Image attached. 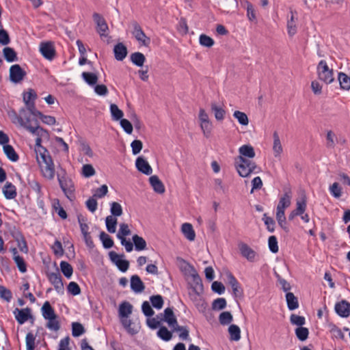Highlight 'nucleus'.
I'll return each mask as SVG.
<instances>
[{"mask_svg":"<svg viewBox=\"0 0 350 350\" xmlns=\"http://www.w3.org/2000/svg\"><path fill=\"white\" fill-rule=\"evenodd\" d=\"M30 113L25 108H21L19 110L18 114L16 112L14 113V118L12 122L14 123L18 122L20 126L25 128L31 133H36L39 129L38 122L36 119L31 121L30 118Z\"/></svg>","mask_w":350,"mask_h":350,"instance_id":"f257e3e1","label":"nucleus"},{"mask_svg":"<svg viewBox=\"0 0 350 350\" xmlns=\"http://www.w3.org/2000/svg\"><path fill=\"white\" fill-rule=\"evenodd\" d=\"M37 154V159L40 162V159L45 164L42 167V172L44 178L52 180L55 176V167L53 160L45 148H38L35 150Z\"/></svg>","mask_w":350,"mask_h":350,"instance_id":"f03ea898","label":"nucleus"},{"mask_svg":"<svg viewBox=\"0 0 350 350\" xmlns=\"http://www.w3.org/2000/svg\"><path fill=\"white\" fill-rule=\"evenodd\" d=\"M236 169L242 177H247L256 168L254 162L250 161L242 156H239L235 163Z\"/></svg>","mask_w":350,"mask_h":350,"instance_id":"7ed1b4c3","label":"nucleus"},{"mask_svg":"<svg viewBox=\"0 0 350 350\" xmlns=\"http://www.w3.org/2000/svg\"><path fill=\"white\" fill-rule=\"evenodd\" d=\"M317 69L320 81L327 85L331 84L334 81V70L329 68L325 60H321L317 65Z\"/></svg>","mask_w":350,"mask_h":350,"instance_id":"20e7f679","label":"nucleus"},{"mask_svg":"<svg viewBox=\"0 0 350 350\" xmlns=\"http://www.w3.org/2000/svg\"><path fill=\"white\" fill-rule=\"evenodd\" d=\"M65 171H64V175L61 176L60 174H57V180L59 184V186L64 193L65 196L70 199L72 200V198L75 197V186L72 180L66 176L64 175Z\"/></svg>","mask_w":350,"mask_h":350,"instance_id":"39448f33","label":"nucleus"},{"mask_svg":"<svg viewBox=\"0 0 350 350\" xmlns=\"http://www.w3.org/2000/svg\"><path fill=\"white\" fill-rule=\"evenodd\" d=\"M93 19L96 24V31L101 38L108 36L109 27L105 19L98 13L93 14Z\"/></svg>","mask_w":350,"mask_h":350,"instance_id":"423d86ee","label":"nucleus"},{"mask_svg":"<svg viewBox=\"0 0 350 350\" xmlns=\"http://www.w3.org/2000/svg\"><path fill=\"white\" fill-rule=\"evenodd\" d=\"M131 25L133 28L132 33L135 39L142 43V45L148 46L150 44V40L146 36L139 24L136 21H131Z\"/></svg>","mask_w":350,"mask_h":350,"instance_id":"0eeeda50","label":"nucleus"},{"mask_svg":"<svg viewBox=\"0 0 350 350\" xmlns=\"http://www.w3.org/2000/svg\"><path fill=\"white\" fill-rule=\"evenodd\" d=\"M13 314L17 322L21 325L25 323L29 319H33L31 309L28 307L23 309L16 308L14 310Z\"/></svg>","mask_w":350,"mask_h":350,"instance_id":"6e6552de","label":"nucleus"},{"mask_svg":"<svg viewBox=\"0 0 350 350\" xmlns=\"http://www.w3.org/2000/svg\"><path fill=\"white\" fill-rule=\"evenodd\" d=\"M40 51L43 57L49 60L55 56V49L53 42H42L40 44Z\"/></svg>","mask_w":350,"mask_h":350,"instance_id":"1a4fd4ad","label":"nucleus"},{"mask_svg":"<svg viewBox=\"0 0 350 350\" xmlns=\"http://www.w3.org/2000/svg\"><path fill=\"white\" fill-rule=\"evenodd\" d=\"M26 75V72L18 64L12 65L10 68V80L15 83L21 82Z\"/></svg>","mask_w":350,"mask_h":350,"instance_id":"9d476101","label":"nucleus"},{"mask_svg":"<svg viewBox=\"0 0 350 350\" xmlns=\"http://www.w3.org/2000/svg\"><path fill=\"white\" fill-rule=\"evenodd\" d=\"M335 311L340 317L347 318L350 315V303L346 300H342L335 304Z\"/></svg>","mask_w":350,"mask_h":350,"instance_id":"9b49d317","label":"nucleus"},{"mask_svg":"<svg viewBox=\"0 0 350 350\" xmlns=\"http://www.w3.org/2000/svg\"><path fill=\"white\" fill-rule=\"evenodd\" d=\"M239 249L242 256L250 262L255 261L256 257V252L245 243L239 244Z\"/></svg>","mask_w":350,"mask_h":350,"instance_id":"f8f14e48","label":"nucleus"},{"mask_svg":"<svg viewBox=\"0 0 350 350\" xmlns=\"http://www.w3.org/2000/svg\"><path fill=\"white\" fill-rule=\"evenodd\" d=\"M228 283L232 287L233 295L235 297H242L243 295V290L240 287L239 283L236 278L231 273H227Z\"/></svg>","mask_w":350,"mask_h":350,"instance_id":"ddd939ff","label":"nucleus"},{"mask_svg":"<svg viewBox=\"0 0 350 350\" xmlns=\"http://www.w3.org/2000/svg\"><path fill=\"white\" fill-rule=\"evenodd\" d=\"M48 279L50 282L54 286L55 289L58 293H62L64 291V284L61 274L57 271L55 273H51L48 275Z\"/></svg>","mask_w":350,"mask_h":350,"instance_id":"4468645a","label":"nucleus"},{"mask_svg":"<svg viewBox=\"0 0 350 350\" xmlns=\"http://www.w3.org/2000/svg\"><path fill=\"white\" fill-rule=\"evenodd\" d=\"M135 165L137 170L144 174L150 175L152 172V169L151 166L149 165L148 161L142 157H139L137 158L135 161Z\"/></svg>","mask_w":350,"mask_h":350,"instance_id":"2eb2a0df","label":"nucleus"},{"mask_svg":"<svg viewBox=\"0 0 350 350\" xmlns=\"http://www.w3.org/2000/svg\"><path fill=\"white\" fill-rule=\"evenodd\" d=\"M113 53L116 60L122 61L126 57L128 51L123 43L119 42L114 46Z\"/></svg>","mask_w":350,"mask_h":350,"instance_id":"dca6fc26","label":"nucleus"},{"mask_svg":"<svg viewBox=\"0 0 350 350\" xmlns=\"http://www.w3.org/2000/svg\"><path fill=\"white\" fill-rule=\"evenodd\" d=\"M131 288L136 293H142L145 289V285L139 276L133 275L131 278Z\"/></svg>","mask_w":350,"mask_h":350,"instance_id":"f3484780","label":"nucleus"},{"mask_svg":"<svg viewBox=\"0 0 350 350\" xmlns=\"http://www.w3.org/2000/svg\"><path fill=\"white\" fill-rule=\"evenodd\" d=\"M3 193L7 200L14 199L17 196L16 187L10 182H7L3 187Z\"/></svg>","mask_w":350,"mask_h":350,"instance_id":"a211bd4d","label":"nucleus"},{"mask_svg":"<svg viewBox=\"0 0 350 350\" xmlns=\"http://www.w3.org/2000/svg\"><path fill=\"white\" fill-rule=\"evenodd\" d=\"M149 182L153 190L158 193H163L165 192V186L156 175L149 178Z\"/></svg>","mask_w":350,"mask_h":350,"instance_id":"6ab92c4d","label":"nucleus"},{"mask_svg":"<svg viewBox=\"0 0 350 350\" xmlns=\"http://www.w3.org/2000/svg\"><path fill=\"white\" fill-rule=\"evenodd\" d=\"M291 192H285L282 197L280 199L277 206V211L284 212L285 208L291 205Z\"/></svg>","mask_w":350,"mask_h":350,"instance_id":"aec40b11","label":"nucleus"},{"mask_svg":"<svg viewBox=\"0 0 350 350\" xmlns=\"http://www.w3.org/2000/svg\"><path fill=\"white\" fill-rule=\"evenodd\" d=\"M338 81L340 84V88L342 90H350V77L342 72L338 73Z\"/></svg>","mask_w":350,"mask_h":350,"instance_id":"412c9836","label":"nucleus"},{"mask_svg":"<svg viewBox=\"0 0 350 350\" xmlns=\"http://www.w3.org/2000/svg\"><path fill=\"white\" fill-rule=\"evenodd\" d=\"M163 320L167 323L168 325L171 328H172L174 325H176V323H178L174 312L170 308H167L165 309Z\"/></svg>","mask_w":350,"mask_h":350,"instance_id":"4be33fe9","label":"nucleus"},{"mask_svg":"<svg viewBox=\"0 0 350 350\" xmlns=\"http://www.w3.org/2000/svg\"><path fill=\"white\" fill-rule=\"evenodd\" d=\"M286 301L289 310H294L299 307L298 299L293 293L288 292L286 294Z\"/></svg>","mask_w":350,"mask_h":350,"instance_id":"5701e85b","label":"nucleus"},{"mask_svg":"<svg viewBox=\"0 0 350 350\" xmlns=\"http://www.w3.org/2000/svg\"><path fill=\"white\" fill-rule=\"evenodd\" d=\"M181 230L184 236L189 241H193L196 237V233L191 224L185 223L182 225Z\"/></svg>","mask_w":350,"mask_h":350,"instance_id":"b1692460","label":"nucleus"},{"mask_svg":"<svg viewBox=\"0 0 350 350\" xmlns=\"http://www.w3.org/2000/svg\"><path fill=\"white\" fill-rule=\"evenodd\" d=\"M306 208L305 200L302 199L300 201L297 202V208L293 210L288 215V219L292 220L295 217L301 215L304 213Z\"/></svg>","mask_w":350,"mask_h":350,"instance_id":"393cba45","label":"nucleus"},{"mask_svg":"<svg viewBox=\"0 0 350 350\" xmlns=\"http://www.w3.org/2000/svg\"><path fill=\"white\" fill-rule=\"evenodd\" d=\"M291 18L288 20L287 22V29H288V33L290 36H294L297 32V28H296V21L297 18H295V14H297L296 12H293L292 10H291Z\"/></svg>","mask_w":350,"mask_h":350,"instance_id":"a878e982","label":"nucleus"},{"mask_svg":"<svg viewBox=\"0 0 350 350\" xmlns=\"http://www.w3.org/2000/svg\"><path fill=\"white\" fill-rule=\"evenodd\" d=\"M132 310L133 306L127 301H124L119 306V316L121 318H128L132 313Z\"/></svg>","mask_w":350,"mask_h":350,"instance_id":"bb28decb","label":"nucleus"},{"mask_svg":"<svg viewBox=\"0 0 350 350\" xmlns=\"http://www.w3.org/2000/svg\"><path fill=\"white\" fill-rule=\"evenodd\" d=\"M42 316L45 319L57 317L53 308L49 301H45L42 308Z\"/></svg>","mask_w":350,"mask_h":350,"instance_id":"cd10ccee","label":"nucleus"},{"mask_svg":"<svg viewBox=\"0 0 350 350\" xmlns=\"http://www.w3.org/2000/svg\"><path fill=\"white\" fill-rule=\"evenodd\" d=\"M211 108L217 120L222 121L224 119L226 111L221 107L218 106L215 103H211Z\"/></svg>","mask_w":350,"mask_h":350,"instance_id":"c85d7f7f","label":"nucleus"},{"mask_svg":"<svg viewBox=\"0 0 350 350\" xmlns=\"http://www.w3.org/2000/svg\"><path fill=\"white\" fill-rule=\"evenodd\" d=\"M4 153L8 159L12 162H16L18 160L19 157L14 148L11 145H5L3 147Z\"/></svg>","mask_w":350,"mask_h":350,"instance_id":"c756f323","label":"nucleus"},{"mask_svg":"<svg viewBox=\"0 0 350 350\" xmlns=\"http://www.w3.org/2000/svg\"><path fill=\"white\" fill-rule=\"evenodd\" d=\"M130 58L132 63L139 67H142L146 61L144 55L140 52L133 53Z\"/></svg>","mask_w":350,"mask_h":350,"instance_id":"7c9ffc66","label":"nucleus"},{"mask_svg":"<svg viewBox=\"0 0 350 350\" xmlns=\"http://www.w3.org/2000/svg\"><path fill=\"white\" fill-rule=\"evenodd\" d=\"M132 239L137 251H142L146 249L147 243L143 237L135 234L133 236Z\"/></svg>","mask_w":350,"mask_h":350,"instance_id":"2f4dec72","label":"nucleus"},{"mask_svg":"<svg viewBox=\"0 0 350 350\" xmlns=\"http://www.w3.org/2000/svg\"><path fill=\"white\" fill-rule=\"evenodd\" d=\"M228 333L230 334V340L238 341L241 338V329L237 325H230L228 327Z\"/></svg>","mask_w":350,"mask_h":350,"instance_id":"473e14b6","label":"nucleus"},{"mask_svg":"<svg viewBox=\"0 0 350 350\" xmlns=\"http://www.w3.org/2000/svg\"><path fill=\"white\" fill-rule=\"evenodd\" d=\"M273 150L275 157H278V156H280V154L282 152V144L280 142L279 135L277 132L273 133Z\"/></svg>","mask_w":350,"mask_h":350,"instance_id":"72a5a7b5","label":"nucleus"},{"mask_svg":"<svg viewBox=\"0 0 350 350\" xmlns=\"http://www.w3.org/2000/svg\"><path fill=\"white\" fill-rule=\"evenodd\" d=\"M172 332H179V338L182 340H186L189 338V329L187 327L180 326L177 323L176 325L172 328Z\"/></svg>","mask_w":350,"mask_h":350,"instance_id":"f704fd0d","label":"nucleus"},{"mask_svg":"<svg viewBox=\"0 0 350 350\" xmlns=\"http://www.w3.org/2000/svg\"><path fill=\"white\" fill-rule=\"evenodd\" d=\"M191 276L193 282L194 284L193 289L198 295H199L200 293L203 291V284L202 279L197 273L192 274Z\"/></svg>","mask_w":350,"mask_h":350,"instance_id":"c9c22d12","label":"nucleus"},{"mask_svg":"<svg viewBox=\"0 0 350 350\" xmlns=\"http://www.w3.org/2000/svg\"><path fill=\"white\" fill-rule=\"evenodd\" d=\"M105 223L107 231L110 233H115L118 223L117 219L112 215H109L106 217Z\"/></svg>","mask_w":350,"mask_h":350,"instance_id":"e433bc0d","label":"nucleus"},{"mask_svg":"<svg viewBox=\"0 0 350 350\" xmlns=\"http://www.w3.org/2000/svg\"><path fill=\"white\" fill-rule=\"evenodd\" d=\"M240 156L253 158L255 157V152L253 147L250 145H243L239 148Z\"/></svg>","mask_w":350,"mask_h":350,"instance_id":"4c0bfd02","label":"nucleus"},{"mask_svg":"<svg viewBox=\"0 0 350 350\" xmlns=\"http://www.w3.org/2000/svg\"><path fill=\"white\" fill-rule=\"evenodd\" d=\"M5 59L8 62H12L17 60L16 53L10 47H5L3 50Z\"/></svg>","mask_w":350,"mask_h":350,"instance_id":"58836bf2","label":"nucleus"},{"mask_svg":"<svg viewBox=\"0 0 350 350\" xmlns=\"http://www.w3.org/2000/svg\"><path fill=\"white\" fill-rule=\"evenodd\" d=\"M83 80L90 85H94L98 81V77L96 74L89 72L82 73Z\"/></svg>","mask_w":350,"mask_h":350,"instance_id":"ea45409f","label":"nucleus"},{"mask_svg":"<svg viewBox=\"0 0 350 350\" xmlns=\"http://www.w3.org/2000/svg\"><path fill=\"white\" fill-rule=\"evenodd\" d=\"M100 239L103 243V247L106 249H109L113 247V241L110 236L106 234L105 232L100 233Z\"/></svg>","mask_w":350,"mask_h":350,"instance_id":"a19ab883","label":"nucleus"},{"mask_svg":"<svg viewBox=\"0 0 350 350\" xmlns=\"http://www.w3.org/2000/svg\"><path fill=\"white\" fill-rule=\"evenodd\" d=\"M233 320V317L230 312L226 311L221 312L219 316V323L222 325L230 324Z\"/></svg>","mask_w":350,"mask_h":350,"instance_id":"79ce46f5","label":"nucleus"},{"mask_svg":"<svg viewBox=\"0 0 350 350\" xmlns=\"http://www.w3.org/2000/svg\"><path fill=\"white\" fill-rule=\"evenodd\" d=\"M60 269L62 273L67 278H70L72 276L73 269L72 267L66 261H62L60 262Z\"/></svg>","mask_w":350,"mask_h":350,"instance_id":"37998d69","label":"nucleus"},{"mask_svg":"<svg viewBox=\"0 0 350 350\" xmlns=\"http://www.w3.org/2000/svg\"><path fill=\"white\" fill-rule=\"evenodd\" d=\"M157 335L164 341H169L172 338V334L165 326H162L157 332Z\"/></svg>","mask_w":350,"mask_h":350,"instance_id":"c03bdc74","label":"nucleus"},{"mask_svg":"<svg viewBox=\"0 0 350 350\" xmlns=\"http://www.w3.org/2000/svg\"><path fill=\"white\" fill-rule=\"evenodd\" d=\"M233 116L237 119L240 124L247 126L249 123L247 116L244 112L240 111H235Z\"/></svg>","mask_w":350,"mask_h":350,"instance_id":"a18cd8bd","label":"nucleus"},{"mask_svg":"<svg viewBox=\"0 0 350 350\" xmlns=\"http://www.w3.org/2000/svg\"><path fill=\"white\" fill-rule=\"evenodd\" d=\"M33 135H37V137L36 139V147H35V150H36V149H38V148H44L42 145H41V143H42V137L44 135H48V132L46 130L44 129L43 128L40 127L39 126V129L38 130V131L36 133H33Z\"/></svg>","mask_w":350,"mask_h":350,"instance_id":"49530a36","label":"nucleus"},{"mask_svg":"<svg viewBox=\"0 0 350 350\" xmlns=\"http://www.w3.org/2000/svg\"><path fill=\"white\" fill-rule=\"evenodd\" d=\"M85 333V329L82 324L78 322L72 323V334L74 337H79Z\"/></svg>","mask_w":350,"mask_h":350,"instance_id":"de8ad7c7","label":"nucleus"},{"mask_svg":"<svg viewBox=\"0 0 350 350\" xmlns=\"http://www.w3.org/2000/svg\"><path fill=\"white\" fill-rule=\"evenodd\" d=\"M110 111L113 119L115 120H121L123 117L124 113L122 111L116 104H111Z\"/></svg>","mask_w":350,"mask_h":350,"instance_id":"09e8293b","label":"nucleus"},{"mask_svg":"<svg viewBox=\"0 0 350 350\" xmlns=\"http://www.w3.org/2000/svg\"><path fill=\"white\" fill-rule=\"evenodd\" d=\"M131 233L128 224L122 223L120 225V229L117 234V237L121 239H126L125 237L130 235Z\"/></svg>","mask_w":350,"mask_h":350,"instance_id":"8fccbe9b","label":"nucleus"},{"mask_svg":"<svg viewBox=\"0 0 350 350\" xmlns=\"http://www.w3.org/2000/svg\"><path fill=\"white\" fill-rule=\"evenodd\" d=\"M150 300L152 306L156 309H161L163 306V299L160 295H152L150 297Z\"/></svg>","mask_w":350,"mask_h":350,"instance_id":"3c124183","label":"nucleus"},{"mask_svg":"<svg viewBox=\"0 0 350 350\" xmlns=\"http://www.w3.org/2000/svg\"><path fill=\"white\" fill-rule=\"evenodd\" d=\"M77 219H78V222L79 224L80 229H81V232L82 234L84 235L86 234H89L90 233L88 232L89 226L86 224L87 219L81 215H79L77 216Z\"/></svg>","mask_w":350,"mask_h":350,"instance_id":"603ef678","label":"nucleus"},{"mask_svg":"<svg viewBox=\"0 0 350 350\" xmlns=\"http://www.w3.org/2000/svg\"><path fill=\"white\" fill-rule=\"evenodd\" d=\"M110 211L113 217H119L122 215V206L116 202H113L111 204Z\"/></svg>","mask_w":350,"mask_h":350,"instance_id":"864d4df0","label":"nucleus"},{"mask_svg":"<svg viewBox=\"0 0 350 350\" xmlns=\"http://www.w3.org/2000/svg\"><path fill=\"white\" fill-rule=\"evenodd\" d=\"M290 321L293 325L302 327L305 324L306 319L304 317L292 314L290 317Z\"/></svg>","mask_w":350,"mask_h":350,"instance_id":"5fc2aeb1","label":"nucleus"},{"mask_svg":"<svg viewBox=\"0 0 350 350\" xmlns=\"http://www.w3.org/2000/svg\"><path fill=\"white\" fill-rule=\"evenodd\" d=\"M311 90L313 94L317 96H319L323 94V85L317 80L312 81Z\"/></svg>","mask_w":350,"mask_h":350,"instance_id":"6e6d98bb","label":"nucleus"},{"mask_svg":"<svg viewBox=\"0 0 350 350\" xmlns=\"http://www.w3.org/2000/svg\"><path fill=\"white\" fill-rule=\"evenodd\" d=\"M226 307V301L224 298H217L212 304V308L215 310H221Z\"/></svg>","mask_w":350,"mask_h":350,"instance_id":"4d7b16f0","label":"nucleus"},{"mask_svg":"<svg viewBox=\"0 0 350 350\" xmlns=\"http://www.w3.org/2000/svg\"><path fill=\"white\" fill-rule=\"evenodd\" d=\"M244 3L247 5V16L250 21L256 20V13L252 4L248 1H245Z\"/></svg>","mask_w":350,"mask_h":350,"instance_id":"13d9d810","label":"nucleus"},{"mask_svg":"<svg viewBox=\"0 0 350 350\" xmlns=\"http://www.w3.org/2000/svg\"><path fill=\"white\" fill-rule=\"evenodd\" d=\"M57 317H53L52 319H48L49 321L46 323V327L51 330L57 332L60 328V324L59 321L57 319Z\"/></svg>","mask_w":350,"mask_h":350,"instance_id":"bf43d9fd","label":"nucleus"},{"mask_svg":"<svg viewBox=\"0 0 350 350\" xmlns=\"http://www.w3.org/2000/svg\"><path fill=\"white\" fill-rule=\"evenodd\" d=\"M96 171L93 166L90 164L83 165L82 167V175L85 178H89L94 176Z\"/></svg>","mask_w":350,"mask_h":350,"instance_id":"052dcab7","label":"nucleus"},{"mask_svg":"<svg viewBox=\"0 0 350 350\" xmlns=\"http://www.w3.org/2000/svg\"><path fill=\"white\" fill-rule=\"evenodd\" d=\"M36 337L31 332H29L26 335V346L27 350H34Z\"/></svg>","mask_w":350,"mask_h":350,"instance_id":"680f3d73","label":"nucleus"},{"mask_svg":"<svg viewBox=\"0 0 350 350\" xmlns=\"http://www.w3.org/2000/svg\"><path fill=\"white\" fill-rule=\"evenodd\" d=\"M276 219L278 221V223L279 226L282 228L286 231H288V228L286 226V217L284 212L282 211H277L276 212Z\"/></svg>","mask_w":350,"mask_h":350,"instance_id":"e2e57ef3","label":"nucleus"},{"mask_svg":"<svg viewBox=\"0 0 350 350\" xmlns=\"http://www.w3.org/2000/svg\"><path fill=\"white\" fill-rule=\"evenodd\" d=\"M199 41L202 46L206 47H211L215 43L214 40L211 37L205 34L200 35Z\"/></svg>","mask_w":350,"mask_h":350,"instance_id":"0e129e2a","label":"nucleus"},{"mask_svg":"<svg viewBox=\"0 0 350 350\" xmlns=\"http://www.w3.org/2000/svg\"><path fill=\"white\" fill-rule=\"evenodd\" d=\"M37 98V94L32 89H29L27 93L23 94V101L25 104L30 103L31 101H35Z\"/></svg>","mask_w":350,"mask_h":350,"instance_id":"69168bd1","label":"nucleus"},{"mask_svg":"<svg viewBox=\"0 0 350 350\" xmlns=\"http://www.w3.org/2000/svg\"><path fill=\"white\" fill-rule=\"evenodd\" d=\"M262 220L265 222V224L267 226V230L273 232L275 230V221L272 217H268L266 213L263 215Z\"/></svg>","mask_w":350,"mask_h":350,"instance_id":"338daca9","label":"nucleus"},{"mask_svg":"<svg viewBox=\"0 0 350 350\" xmlns=\"http://www.w3.org/2000/svg\"><path fill=\"white\" fill-rule=\"evenodd\" d=\"M67 290L72 295H78L81 293V288L75 282H70L68 285Z\"/></svg>","mask_w":350,"mask_h":350,"instance_id":"774afa93","label":"nucleus"}]
</instances>
